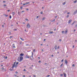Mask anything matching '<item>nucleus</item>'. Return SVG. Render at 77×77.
<instances>
[{"label":"nucleus","mask_w":77,"mask_h":77,"mask_svg":"<svg viewBox=\"0 0 77 77\" xmlns=\"http://www.w3.org/2000/svg\"><path fill=\"white\" fill-rule=\"evenodd\" d=\"M67 32H68V29H66V30L65 32V31H62V33L63 34L65 33V34H66Z\"/></svg>","instance_id":"obj_1"},{"label":"nucleus","mask_w":77,"mask_h":77,"mask_svg":"<svg viewBox=\"0 0 77 77\" xmlns=\"http://www.w3.org/2000/svg\"><path fill=\"white\" fill-rule=\"evenodd\" d=\"M23 59V57H20V58H18L17 60L19 62H21Z\"/></svg>","instance_id":"obj_2"},{"label":"nucleus","mask_w":77,"mask_h":77,"mask_svg":"<svg viewBox=\"0 0 77 77\" xmlns=\"http://www.w3.org/2000/svg\"><path fill=\"white\" fill-rule=\"evenodd\" d=\"M15 63H16V62H14V64H12V68H14V67H15Z\"/></svg>","instance_id":"obj_3"},{"label":"nucleus","mask_w":77,"mask_h":77,"mask_svg":"<svg viewBox=\"0 0 77 77\" xmlns=\"http://www.w3.org/2000/svg\"><path fill=\"white\" fill-rule=\"evenodd\" d=\"M30 3V2H26L25 4H23V5H28V4H29Z\"/></svg>","instance_id":"obj_4"},{"label":"nucleus","mask_w":77,"mask_h":77,"mask_svg":"<svg viewBox=\"0 0 77 77\" xmlns=\"http://www.w3.org/2000/svg\"><path fill=\"white\" fill-rule=\"evenodd\" d=\"M64 62H65V63H66V65H67V64H68V61H67V60H65Z\"/></svg>","instance_id":"obj_5"},{"label":"nucleus","mask_w":77,"mask_h":77,"mask_svg":"<svg viewBox=\"0 0 77 77\" xmlns=\"http://www.w3.org/2000/svg\"><path fill=\"white\" fill-rule=\"evenodd\" d=\"M27 27L28 28H30V25L29 24V23H28L27 25Z\"/></svg>","instance_id":"obj_6"},{"label":"nucleus","mask_w":77,"mask_h":77,"mask_svg":"<svg viewBox=\"0 0 77 77\" xmlns=\"http://www.w3.org/2000/svg\"><path fill=\"white\" fill-rule=\"evenodd\" d=\"M30 58L31 60H32L33 59V56H31V57H30Z\"/></svg>","instance_id":"obj_7"},{"label":"nucleus","mask_w":77,"mask_h":77,"mask_svg":"<svg viewBox=\"0 0 77 77\" xmlns=\"http://www.w3.org/2000/svg\"><path fill=\"white\" fill-rule=\"evenodd\" d=\"M77 10H76V11H75L74 13H73V15H75V14H76V13H77Z\"/></svg>","instance_id":"obj_8"},{"label":"nucleus","mask_w":77,"mask_h":77,"mask_svg":"<svg viewBox=\"0 0 77 77\" xmlns=\"http://www.w3.org/2000/svg\"><path fill=\"white\" fill-rule=\"evenodd\" d=\"M72 21V20L71 19L70 20H69L68 23H70Z\"/></svg>","instance_id":"obj_9"},{"label":"nucleus","mask_w":77,"mask_h":77,"mask_svg":"<svg viewBox=\"0 0 77 77\" xmlns=\"http://www.w3.org/2000/svg\"><path fill=\"white\" fill-rule=\"evenodd\" d=\"M29 57H28L27 55H26L25 56V58H26V59L29 58Z\"/></svg>","instance_id":"obj_10"},{"label":"nucleus","mask_w":77,"mask_h":77,"mask_svg":"<svg viewBox=\"0 0 77 77\" xmlns=\"http://www.w3.org/2000/svg\"><path fill=\"white\" fill-rule=\"evenodd\" d=\"M49 33L50 34H52L53 33V31H50L49 32Z\"/></svg>","instance_id":"obj_11"},{"label":"nucleus","mask_w":77,"mask_h":77,"mask_svg":"<svg viewBox=\"0 0 77 77\" xmlns=\"http://www.w3.org/2000/svg\"><path fill=\"white\" fill-rule=\"evenodd\" d=\"M18 15H21V12H18Z\"/></svg>","instance_id":"obj_12"},{"label":"nucleus","mask_w":77,"mask_h":77,"mask_svg":"<svg viewBox=\"0 0 77 77\" xmlns=\"http://www.w3.org/2000/svg\"><path fill=\"white\" fill-rule=\"evenodd\" d=\"M12 47L13 48H15V44H13L12 45Z\"/></svg>","instance_id":"obj_13"},{"label":"nucleus","mask_w":77,"mask_h":77,"mask_svg":"<svg viewBox=\"0 0 77 77\" xmlns=\"http://www.w3.org/2000/svg\"><path fill=\"white\" fill-rule=\"evenodd\" d=\"M54 48L55 50H57V45H55V46L54 47Z\"/></svg>","instance_id":"obj_14"},{"label":"nucleus","mask_w":77,"mask_h":77,"mask_svg":"<svg viewBox=\"0 0 77 77\" xmlns=\"http://www.w3.org/2000/svg\"><path fill=\"white\" fill-rule=\"evenodd\" d=\"M75 23V21H74L71 24V25H72H72H73V24H74V23Z\"/></svg>","instance_id":"obj_15"},{"label":"nucleus","mask_w":77,"mask_h":77,"mask_svg":"<svg viewBox=\"0 0 77 77\" xmlns=\"http://www.w3.org/2000/svg\"><path fill=\"white\" fill-rule=\"evenodd\" d=\"M64 76L65 77H66V73H64Z\"/></svg>","instance_id":"obj_16"},{"label":"nucleus","mask_w":77,"mask_h":77,"mask_svg":"<svg viewBox=\"0 0 77 77\" xmlns=\"http://www.w3.org/2000/svg\"><path fill=\"white\" fill-rule=\"evenodd\" d=\"M63 63H62L60 65V67L61 68H62V66H63Z\"/></svg>","instance_id":"obj_17"},{"label":"nucleus","mask_w":77,"mask_h":77,"mask_svg":"<svg viewBox=\"0 0 77 77\" xmlns=\"http://www.w3.org/2000/svg\"><path fill=\"white\" fill-rule=\"evenodd\" d=\"M9 70H10V71H14V69H11V68H10L9 69Z\"/></svg>","instance_id":"obj_18"},{"label":"nucleus","mask_w":77,"mask_h":77,"mask_svg":"<svg viewBox=\"0 0 77 77\" xmlns=\"http://www.w3.org/2000/svg\"><path fill=\"white\" fill-rule=\"evenodd\" d=\"M20 56H24V54H20Z\"/></svg>","instance_id":"obj_19"},{"label":"nucleus","mask_w":77,"mask_h":77,"mask_svg":"<svg viewBox=\"0 0 77 77\" xmlns=\"http://www.w3.org/2000/svg\"><path fill=\"white\" fill-rule=\"evenodd\" d=\"M65 4H66V2H64L62 4V5H65Z\"/></svg>","instance_id":"obj_20"},{"label":"nucleus","mask_w":77,"mask_h":77,"mask_svg":"<svg viewBox=\"0 0 77 77\" xmlns=\"http://www.w3.org/2000/svg\"><path fill=\"white\" fill-rule=\"evenodd\" d=\"M77 2V0H76L75 1L73 2L74 3H75Z\"/></svg>","instance_id":"obj_21"},{"label":"nucleus","mask_w":77,"mask_h":77,"mask_svg":"<svg viewBox=\"0 0 77 77\" xmlns=\"http://www.w3.org/2000/svg\"><path fill=\"white\" fill-rule=\"evenodd\" d=\"M20 39H21V40H22V41H24V39H23V38H22L20 37Z\"/></svg>","instance_id":"obj_22"},{"label":"nucleus","mask_w":77,"mask_h":77,"mask_svg":"<svg viewBox=\"0 0 77 77\" xmlns=\"http://www.w3.org/2000/svg\"><path fill=\"white\" fill-rule=\"evenodd\" d=\"M55 19H54V20L51 21V22H54L55 21Z\"/></svg>","instance_id":"obj_23"},{"label":"nucleus","mask_w":77,"mask_h":77,"mask_svg":"<svg viewBox=\"0 0 77 77\" xmlns=\"http://www.w3.org/2000/svg\"><path fill=\"white\" fill-rule=\"evenodd\" d=\"M4 15L5 16V17H8V15H6V14H4Z\"/></svg>","instance_id":"obj_24"},{"label":"nucleus","mask_w":77,"mask_h":77,"mask_svg":"<svg viewBox=\"0 0 77 77\" xmlns=\"http://www.w3.org/2000/svg\"><path fill=\"white\" fill-rule=\"evenodd\" d=\"M12 14V15H14V14H15V12H13Z\"/></svg>","instance_id":"obj_25"},{"label":"nucleus","mask_w":77,"mask_h":77,"mask_svg":"<svg viewBox=\"0 0 77 77\" xmlns=\"http://www.w3.org/2000/svg\"><path fill=\"white\" fill-rule=\"evenodd\" d=\"M13 30H14V31H17V29H13Z\"/></svg>","instance_id":"obj_26"},{"label":"nucleus","mask_w":77,"mask_h":77,"mask_svg":"<svg viewBox=\"0 0 77 77\" xmlns=\"http://www.w3.org/2000/svg\"><path fill=\"white\" fill-rule=\"evenodd\" d=\"M50 75H47L46 77H50Z\"/></svg>","instance_id":"obj_27"},{"label":"nucleus","mask_w":77,"mask_h":77,"mask_svg":"<svg viewBox=\"0 0 77 77\" xmlns=\"http://www.w3.org/2000/svg\"><path fill=\"white\" fill-rule=\"evenodd\" d=\"M45 17H43L42 19V20H45Z\"/></svg>","instance_id":"obj_28"},{"label":"nucleus","mask_w":77,"mask_h":77,"mask_svg":"<svg viewBox=\"0 0 77 77\" xmlns=\"http://www.w3.org/2000/svg\"><path fill=\"white\" fill-rule=\"evenodd\" d=\"M60 76H61V77H62V76H63V74H61L60 75Z\"/></svg>","instance_id":"obj_29"},{"label":"nucleus","mask_w":77,"mask_h":77,"mask_svg":"<svg viewBox=\"0 0 77 77\" xmlns=\"http://www.w3.org/2000/svg\"><path fill=\"white\" fill-rule=\"evenodd\" d=\"M9 17L10 19H11V18H12V17L11 16V15Z\"/></svg>","instance_id":"obj_30"},{"label":"nucleus","mask_w":77,"mask_h":77,"mask_svg":"<svg viewBox=\"0 0 77 77\" xmlns=\"http://www.w3.org/2000/svg\"><path fill=\"white\" fill-rule=\"evenodd\" d=\"M6 5L4 4V5H3V6L4 7H5V6H6Z\"/></svg>","instance_id":"obj_31"},{"label":"nucleus","mask_w":77,"mask_h":77,"mask_svg":"<svg viewBox=\"0 0 77 77\" xmlns=\"http://www.w3.org/2000/svg\"><path fill=\"white\" fill-rule=\"evenodd\" d=\"M69 15H67L66 16L67 18H68V17H69Z\"/></svg>","instance_id":"obj_32"},{"label":"nucleus","mask_w":77,"mask_h":77,"mask_svg":"<svg viewBox=\"0 0 77 77\" xmlns=\"http://www.w3.org/2000/svg\"><path fill=\"white\" fill-rule=\"evenodd\" d=\"M13 38V36H11L10 37V38Z\"/></svg>","instance_id":"obj_33"},{"label":"nucleus","mask_w":77,"mask_h":77,"mask_svg":"<svg viewBox=\"0 0 77 77\" xmlns=\"http://www.w3.org/2000/svg\"><path fill=\"white\" fill-rule=\"evenodd\" d=\"M17 66V65H14V67L15 68H16Z\"/></svg>","instance_id":"obj_34"},{"label":"nucleus","mask_w":77,"mask_h":77,"mask_svg":"<svg viewBox=\"0 0 77 77\" xmlns=\"http://www.w3.org/2000/svg\"><path fill=\"white\" fill-rule=\"evenodd\" d=\"M33 56V52H32V55L31 56Z\"/></svg>","instance_id":"obj_35"},{"label":"nucleus","mask_w":77,"mask_h":77,"mask_svg":"<svg viewBox=\"0 0 77 77\" xmlns=\"http://www.w3.org/2000/svg\"><path fill=\"white\" fill-rule=\"evenodd\" d=\"M18 63H19L18 62H17L16 63V65H18Z\"/></svg>","instance_id":"obj_36"},{"label":"nucleus","mask_w":77,"mask_h":77,"mask_svg":"<svg viewBox=\"0 0 77 77\" xmlns=\"http://www.w3.org/2000/svg\"><path fill=\"white\" fill-rule=\"evenodd\" d=\"M40 14H43L42 11L40 12Z\"/></svg>","instance_id":"obj_37"},{"label":"nucleus","mask_w":77,"mask_h":77,"mask_svg":"<svg viewBox=\"0 0 77 77\" xmlns=\"http://www.w3.org/2000/svg\"><path fill=\"white\" fill-rule=\"evenodd\" d=\"M2 70H4V68L2 67Z\"/></svg>","instance_id":"obj_38"},{"label":"nucleus","mask_w":77,"mask_h":77,"mask_svg":"<svg viewBox=\"0 0 77 77\" xmlns=\"http://www.w3.org/2000/svg\"><path fill=\"white\" fill-rule=\"evenodd\" d=\"M23 6H21V7H20V9H23Z\"/></svg>","instance_id":"obj_39"},{"label":"nucleus","mask_w":77,"mask_h":77,"mask_svg":"<svg viewBox=\"0 0 77 77\" xmlns=\"http://www.w3.org/2000/svg\"><path fill=\"white\" fill-rule=\"evenodd\" d=\"M63 60H64L63 59L62 60H61V62H63Z\"/></svg>","instance_id":"obj_40"},{"label":"nucleus","mask_w":77,"mask_h":77,"mask_svg":"<svg viewBox=\"0 0 77 77\" xmlns=\"http://www.w3.org/2000/svg\"><path fill=\"white\" fill-rule=\"evenodd\" d=\"M21 12L22 13H23V12H24V11H21Z\"/></svg>","instance_id":"obj_41"},{"label":"nucleus","mask_w":77,"mask_h":77,"mask_svg":"<svg viewBox=\"0 0 77 77\" xmlns=\"http://www.w3.org/2000/svg\"><path fill=\"white\" fill-rule=\"evenodd\" d=\"M35 49H34L33 50V52H35Z\"/></svg>","instance_id":"obj_42"},{"label":"nucleus","mask_w":77,"mask_h":77,"mask_svg":"<svg viewBox=\"0 0 77 77\" xmlns=\"http://www.w3.org/2000/svg\"><path fill=\"white\" fill-rule=\"evenodd\" d=\"M7 58H8V57L6 56L5 57V59H7Z\"/></svg>","instance_id":"obj_43"},{"label":"nucleus","mask_w":77,"mask_h":77,"mask_svg":"<svg viewBox=\"0 0 77 77\" xmlns=\"http://www.w3.org/2000/svg\"><path fill=\"white\" fill-rule=\"evenodd\" d=\"M75 66V65L73 64L72 65V66Z\"/></svg>","instance_id":"obj_44"},{"label":"nucleus","mask_w":77,"mask_h":77,"mask_svg":"<svg viewBox=\"0 0 77 77\" xmlns=\"http://www.w3.org/2000/svg\"><path fill=\"white\" fill-rule=\"evenodd\" d=\"M23 71H26V69H24Z\"/></svg>","instance_id":"obj_45"},{"label":"nucleus","mask_w":77,"mask_h":77,"mask_svg":"<svg viewBox=\"0 0 77 77\" xmlns=\"http://www.w3.org/2000/svg\"><path fill=\"white\" fill-rule=\"evenodd\" d=\"M11 11V10H7V11H8V12H9V11Z\"/></svg>","instance_id":"obj_46"},{"label":"nucleus","mask_w":77,"mask_h":77,"mask_svg":"<svg viewBox=\"0 0 77 77\" xmlns=\"http://www.w3.org/2000/svg\"><path fill=\"white\" fill-rule=\"evenodd\" d=\"M26 21H29V20H28V19H26Z\"/></svg>","instance_id":"obj_47"},{"label":"nucleus","mask_w":77,"mask_h":77,"mask_svg":"<svg viewBox=\"0 0 77 77\" xmlns=\"http://www.w3.org/2000/svg\"><path fill=\"white\" fill-rule=\"evenodd\" d=\"M67 12V11H65L64 12V13H66V12Z\"/></svg>","instance_id":"obj_48"},{"label":"nucleus","mask_w":77,"mask_h":77,"mask_svg":"<svg viewBox=\"0 0 77 77\" xmlns=\"http://www.w3.org/2000/svg\"><path fill=\"white\" fill-rule=\"evenodd\" d=\"M26 45V46H29V44H27V45Z\"/></svg>","instance_id":"obj_49"},{"label":"nucleus","mask_w":77,"mask_h":77,"mask_svg":"<svg viewBox=\"0 0 77 77\" xmlns=\"http://www.w3.org/2000/svg\"><path fill=\"white\" fill-rule=\"evenodd\" d=\"M34 77H36V75H33Z\"/></svg>","instance_id":"obj_50"},{"label":"nucleus","mask_w":77,"mask_h":77,"mask_svg":"<svg viewBox=\"0 0 77 77\" xmlns=\"http://www.w3.org/2000/svg\"><path fill=\"white\" fill-rule=\"evenodd\" d=\"M46 40V39H44V41H45Z\"/></svg>","instance_id":"obj_51"},{"label":"nucleus","mask_w":77,"mask_h":77,"mask_svg":"<svg viewBox=\"0 0 77 77\" xmlns=\"http://www.w3.org/2000/svg\"><path fill=\"white\" fill-rule=\"evenodd\" d=\"M61 39H60L59 40V42H61Z\"/></svg>","instance_id":"obj_52"},{"label":"nucleus","mask_w":77,"mask_h":77,"mask_svg":"<svg viewBox=\"0 0 77 77\" xmlns=\"http://www.w3.org/2000/svg\"><path fill=\"white\" fill-rule=\"evenodd\" d=\"M20 44H22V42H20Z\"/></svg>","instance_id":"obj_53"},{"label":"nucleus","mask_w":77,"mask_h":77,"mask_svg":"<svg viewBox=\"0 0 77 77\" xmlns=\"http://www.w3.org/2000/svg\"><path fill=\"white\" fill-rule=\"evenodd\" d=\"M26 11H29V9L27 8V9H26Z\"/></svg>","instance_id":"obj_54"},{"label":"nucleus","mask_w":77,"mask_h":77,"mask_svg":"<svg viewBox=\"0 0 77 77\" xmlns=\"http://www.w3.org/2000/svg\"><path fill=\"white\" fill-rule=\"evenodd\" d=\"M2 27H3V28L4 27V25H2Z\"/></svg>","instance_id":"obj_55"},{"label":"nucleus","mask_w":77,"mask_h":77,"mask_svg":"<svg viewBox=\"0 0 77 77\" xmlns=\"http://www.w3.org/2000/svg\"><path fill=\"white\" fill-rule=\"evenodd\" d=\"M51 57H53L54 56L53 54L51 55Z\"/></svg>","instance_id":"obj_56"},{"label":"nucleus","mask_w":77,"mask_h":77,"mask_svg":"<svg viewBox=\"0 0 77 77\" xmlns=\"http://www.w3.org/2000/svg\"><path fill=\"white\" fill-rule=\"evenodd\" d=\"M38 17H38V16H37L36 17L37 18H38Z\"/></svg>","instance_id":"obj_57"},{"label":"nucleus","mask_w":77,"mask_h":77,"mask_svg":"<svg viewBox=\"0 0 77 77\" xmlns=\"http://www.w3.org/2000/svg\"><path fill=\"white\" fill-rule=\"evenodd\" d=\"M16 74H18V72H15Z\"/></svg>","instance_id":"obj_58"},{"label":"nucleus","mask_w":77,"mask_h":77,"mask_svg":"<svg viewBox=\"0 0 77 77\" xmlns=\"http://www.w3.org/2000/svg\"><path fill=\"white\" fill-rule=\"evenodd\" d=\"M38 62H39V63H41V60H39Z\"/></svg>","instance_id":"obj_59"},{"label":"nucleus","mask_w":77,"mask_h":77,"mask_svg":"<svg viewBox=\"0 0 77 77\" xmlns=\"http://www.w3.org/2000/svg\"><path fill=\"white\" fill-rule=\"evenodd\" d=\"M58 49H59V46H58L57 48Z\"/></svg>","instance_id":"obj_60"},{"label":"nucleus","mask_w":77,"mask_h":77,"mask_svg":"<svg viewBox=\"0 0 77 77\" xmlns=\"http://www.w3.org/2000/svg\"><path fill=\"white\" fill-rule=\"evenodd\" d=\"M69 13H69V12H68V13H67V14H69Z\"/></svg>","instance_id":"obj_61"},{"label":"nucleus","mask_w":77,"mask_h":77,"mask_svg":"<svg viewBox=\"0 0 77 77\" xmlns=\"http://www.w3.org/2000/svg\"><path fill=\"white\" fill-rule=\"evenodd\" d=\"M9 34H11V32H9Z\"/></svg>","instance_id":"obj_62"},{"label":"nucleus","mask_w":77,"mask_h":77,"mask_svg":"<svg viewBox=\"0 0 77 77\" xmlns=\"http://www.w3.org/2000/svg\"><path fill=\"white\" fill-rule=\"evenodd\" d=\"M5 2H6V1H3V3H5Z\"/></svg>","instance_id":"obj_63"},{"label":"nucleus","mask_w":77,"mask_h":77,"mask_svg":"<svg viewBox=\"0 0 77 77\" xmlns=\"http://www.w3.org/2000/svg\"><path fill=\"white\" fill-rule=\"evenodd\" d=\"M13 25H12V24H11V26H13Z\"/></svg>","instance_id":"obj_64"}]
</instances>
